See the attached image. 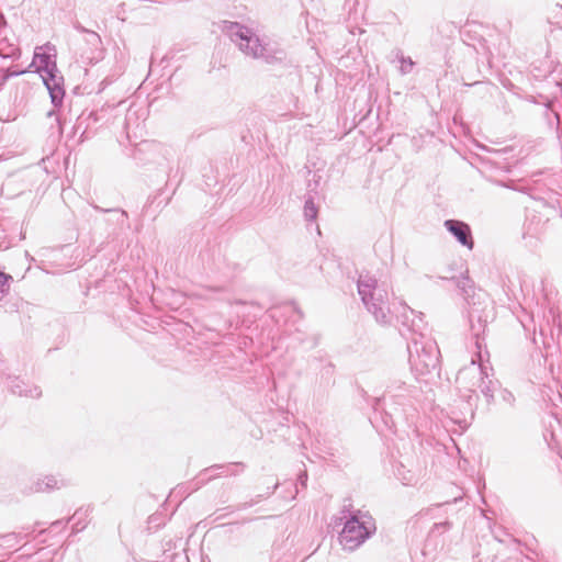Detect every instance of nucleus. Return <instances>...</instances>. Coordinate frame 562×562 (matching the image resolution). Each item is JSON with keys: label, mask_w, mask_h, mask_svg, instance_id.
Returning a JSON list of instances; mask_svg holds the SVG:
<instances>
[{"label": "nucleus", "mask_w": 562, "mask_h": 562, "mask_svg": "<svg viewBox=\"0 0 562 562\" xmlns=\"http://www.w3.org/2000/svg\"><path fill=\"white\" fill-rule=\"evenodd\" d=\"M469 317L477 352L471 359L470 364L459 370L456 379L461 396L467 398L464 409L461 412V415L452 411L450 416L451 422L459 425L462 429L469 426L470 420L474 416V406L477 400L476 392L480 391L486 402L491 403L494 398V392L498 389V382L493 376V368L490 366L488 360H484L482 341L480 340L481 335L485 331L487 321L482 319L474 308L470 311Z\"/></svg>", "instance_id": "f257e3e1"}, {"label": "nucleus", "mask_w": 562, "mask_h": 562, "mask_svg": "<svg viewBox=\"0 0 562 562\" xmlns=\"http://www.w3.org/2000/svg\"><path fill=\"white\" fill-rule=\"evenodd\" d=\"M423 316V313L407 305H402V313L397 316L401 324L400 333L408 340L411 369L417 375H426L436 370L440 355L436 341L427 333V324Z\"/></svg>", "instance_id": "f03ea898"}, {"label": "nucleus", "mask_w": 562, "mask_h": 562, "mask_svg": "<svg viewBox=\"0 0 562 562\" xmlns=\"http://www.w3.org/2000/svg\"><path fill=\"white\" fill-rule=\"evenodd\" d=\"M223 32L247 57L266 64H278L285 59V52L277 43L261 40L252 29L238 22L225 21Z\"/></svg>", "instance_id": "7ed1b4c3"}, {"label": "nucleus", "mask_w": 562, "mask_h": 562, "mask_svg": "<svg viewBox=\"0 0 562 562\" xmlns=\"http://www.w3.org/2000/svg\"><path fill=\"white\" fill-rule=\"evenodd\" d=\"M358 294L366 310L380 325H390L393 316L402 313L401 303L398 310L392 311L389 302V292L385 282H380L374 276L361 273L357 281Z\"/></svg>", "instance_id": "20e7f679"}, {"label": "nucleus", "mask_w": 562, "mask_h": 562, "mask_svg": "<svg viewBox=\"0 0 562 562\" xmlns=\"http://www.w3.org/2000/svg\"><path fill=\"white\" fill-rule=\"evenodd\" d=\"M339 519L344 521L342 530L338 536L344 550L355 551L370 539L376 531V524L367 510L344 505Z\"/></svg>", "instance_id": "39448f33"}, {"label": "nucleus", "mask_w": 562, "mask_h": 562, "mask_svg": "<svg viewBox=\"0 0 562 562\" xmlns=\"http://www.w3.org/2000/svg\"><path fill=\"white\" fill-rule=\"evenodd\" d=\"M45 48L50 49L48 45L36 48L30 67L41 75L54 108H59L65 98L64 77L57 68L56 55L45 52Z\"/></svg>", "instance_id": "423d86ee"}, {"label": "nucleus", "mask_w": 562, "mask_h": 562, "mask_svg": "<svg viewBox=\"0 0 562 562\" xmlns=\"http://www.w3.org/2000/svg\"><path fill=\"white\" fill-rule=\"evenodd\" d=\"M413 390L405 382L393 379L389 382L384 394L373 400L374 411L382 409L386 415L402 417L412 407Z\"/></svg>", "instance_id": "0eeeda50"}, {"label": "nucleus", "mask_w": 562, "mask_h": 562, "mask_svg": "<svg viewBox=\"0 0 562 562\" xmlns=\"http://www.w3.org/2000/svg\"><path fill=\"white\" fill-rule=\"evenodd\" d=\"M245 470V465L240 462L228 464H214L210 468L202 470L199 475L193 480V490L200 488L205 483L215 477L238 475Z\"/></svg>", "instance_id": "6e6552de"}, {"label": "nucleus", "mask_w": 562, "mask_h": 562, "mask_svg": "<svg viewBox=\"0 0 562 562\" xmlns=\"http://www.w3.org/2000/svg\"><path fill=\"white\" fill-rule=\"evenodd\" d=\"M145 114L146 112L142 108L131 106L126 111L124 128L131 143L143 137Z\"/></svg>", "instance_id": "1a4fd4ad"}, {"label": "nucleus", "mask_w": 562, "mask_h": 562, "mask_svg": "<svg viewBox=\"0 0 562 562\" xmlns=\"http://www.w3.org/2000/svg\"><path fill=\"white\" fill-rule=\"evenodd\" d=\"M72 27L77 32L85 34V42L90 48V55L88 57L90 61L97 63L102 59L104 55V48L101 36L97 32L85 27L78 21L72 23Z\"/></svg>", "instance_id": "9d476101"}, {"label": "nucleus", "mask_w": 562, "mask_h": 562, "mask_svg": "<svg viewBox=\"0 0 562 562\" xmlns=\"http://www.w3.org/2000/svg\"><path fill=\"white\" fill-rule=\"evenodd\" d=\"M0 383L3 384L14 395L31 398H38L42 395V391L37 385L29 384L19 376L8 375L5 378H1Z\"/></svg>", "instance_id": "9b49d317"}, {"label": "nucleus", "mask_w": 562, "mask_h": 562, "mask_svg": "<svg viewBox=\"0 0 562 562\" xmlns=\"http://www.w3.org/2000/svg\"><path fill=\"white\" fill-rule=\"evenodd\" d=\"M446 229L452 234V236L469 250L474 247V240L470 226L458 220H447L443 223Z\"/></svg>", "instance_id": "f8f14e48"}, {"label": "nucleus", "mask_w": 562, "mask_h": 562, "mask_svg": "<svg viewBox=\"0 0 562 562\" xmlns=\"http://www.w3.org/2000/svg\"><path fill=\"white\" fill-rule=\"evenodd\" d=\"M64 486H66V482L63 479H59L56 475L50 474L37 477L30 486V492L45 493L59 490Z\"/></svg>", "instance_id": "ddd939ff"}, {"label": "nucleus", "mask_w": 562, "mask_h": 562, "mask_svg": "<svg viewBox=\"0 0 562 562\" xmlns=\"http://www.w3.org/2000/svg\"><path fill=\"white\" fill-rule=\"evenodd\" d=\"M93 507L91 505L81 506L69 518L71 520V532L78 533L85 530L90 521Z\"/></svg>", "instance_id": "4468645a"}, {"label": "nucleus", "mask_w": 562, "mask_h": 562, "mask_svg": "<svg viewBox=\"0 0 562 562\" xmlns=\"http://www.w3.org/2000/svg\"><path fill=\"white\" fill-rule=\"evenodd\" d=\"M29 533L23 532H10L7 535H0V547L5 549H12L18 546Z\"/></svg>", "instance_id": "2eb2a0df"}, {"label": "nucleus", "mask_w": 562, "mask_h": 562, "mask_svg": "<svg viewBox=\"0 0 562 562\" xmlns=\"http://www.w3.org/2000/svg\"><path fill=\"white\" fill-rule=\"evenodd\" d=\"M20 56V50L13 44H10L5 38L0 40V60L16 59Z\"/></svg>", "instance_id": "dca6fc26"}, {"label": "nucleus", "mask_w": 562, "mask_h": 562, "mask_svg": "<svg viewBox=\"0 0 562 562\" xmlns=\"http://www.w3.org/2000/svg\"><path fill=\"white\" fill-rule=\"evenodd\" d=\"M345 5L349 11V19H353L356 21L358 18L363 15L366 0H346Z\"/></svg>", "instance_id": "f3484780"}, {"label": "nucleus", "mask_w": 562, "mask_h": 562, "mask_svg": "<svg viewBox=\"0 0 562 562\" xmlns=\"http://www.w3.org/2000/svg\"><path fill=\"white\" fill-rule=\"evenodd\" d=\"M395 476L402 482L403 485H413L417 482L415 473L405 469L403 464L396 467L394 471Z\"/></svg>", "instance_id": "a211bd4d"}, {"label": "nucleus", "mask_w": 562, "mask_h": 562, "mask_svg": "<svg viewBox=\"0 0 562 562\" xmlns=\"http://www.w3.org/2000/svg\"><path fill=\"white\" fill-rule=\"evenodd\" d=\"M396 57L400 61L398 70H400L401 75H407V74L412 72V70L415 66V63L412 60V58L403 56L401 54V52H397Z\"/></svg>", "instance_id": "6ab92c4d"}, {"label": "nucleus", "mask_w": 562, "mask_h": 562, "mask_svg": "<svg viewBox=\"0 0 562 562\" xmlns=\"http://www.w3.org/2000/svg\"><path fill=\"white\" fill-rule=\"evenodd\" d=\"M317 207L312 196H308L304 203V217L307 221H314L317 217Z\"/></svg>", "instance_id": "aec40b11"}, {"label": "nucleus", "mask_w": 562, "mask_h": 562, "mask_svg": "<svg viewBox=\"0 0 562 562\" xmlns=\"http://www.w3.org/2000/svg\"><path fill=\"white\" fill-rule=\"evenodd\" d=\"M24 72L25 70H11L5 68L3 65H0V88L7 82L9 78L22 75Z\"/></svg>", "instance_id": "412c9836"}, {"label": "nucleus", "mask_w": 562, "mask_h": 562, "mask_svg": "<svg viewBox=\"0 0 562 562\" xmlns=\"http://www.w3.org/2000/svg\"><path fill=\"white\" fill-rule=\"evenodd\" d=\"M10 280H11V276H9L0 270V300H2L9 292V289H10L9 281Z\"/></svg>", "instance_id": "4be33fe9"}, {"label": "nucleus", "mask_w": 562, "mask_h": 562, "mask_svg": "<svg viewBox=\"0 0 562 562\" xmlns=\"http://www.w3.org/2000/svg\"><path fill=\"white\" fill-rule=\"evenodd\" d=\"M451 528V524L450 521H442V522H437L432 526L431 528V533H435V532H445L447 530H449Z\"/></svg>", "instance_id": "5701e85b"}, {"label": "nucleus", "mask_w": 562, "mask_h": 562, "mask_svg": "<svg viewBox=\"0 0 562 562\" xmlns=\"http://www.w3.org/2000/svg\"><path fill=\"white\" fill-rule=\"evenodd\" d=\"M451 528V524L450 521H442V522H437L432 526L431 528V533H435V532H445L447 530H449Z\"/></svg>", "instance_id": "b1692460"}, {"label": "nucleus", "mask_w": 562, "mask_h": 562, "mask_svg": "<svg viewBox=\"0 0 562 562\" xmlns=\"http://www.w3.org/2000/svg\"><path fill=\"white\" fill-rule=\"evenodd\" d=\"M97 210H99V207H97ZM100 211H103V212H115V213H117V215H119V216H117L116 222H117L119 224H122V225H124V224H125V222H126V220H127V213H126L125 211H122V210H101V209H100Z\"/></svg>", "instance_id": "393cba45"}, {"label": "nucleus", "mask_w": 562, "mask_h": 562, "mask_svg": "<svg viewBox=\"0 0 562 562\" xmlns=\"http://www.w3.org/2000/svg\"><path fill=\"white\" fill-rule=\"evenodd\" d=\"M274 562H296V560L293 553L288 552L284 553L282 558L276 560Z\"/></svg>", "instance_id": "a878e982"}, {"label": "nucleus", "mask_w": 562, "mask_h": 562, "mask_svg": "<svg viewBox=\"0 0 562 562\" xmlns=\"http://www.w3.org/2000/svg\"><path fill=\"white\" fill-rule=\"evenodd\" d=\"M502 395H503V400L505 402H507L509 405H512L514 403L515 398L510 392L505 390V391H503Z\"/></svg>", "instance_id": "bb28decb"}, {"label": "nucleus", "mask_w": 562, "mask_h": 562, "mask_svg": "<svg viewBox=\"0 0 562 562\" xmlns=\"http://www.w3.org/2000/svg\"><path fill=\"white\" fill-rule=\"evenodd\" d=\"M64 527H65L64 521H61V520H57V521H54V522L50 525L49 531H54V530H57L58 528H64Z\"/></svg>", "instance_id": "cd10ccee"}, {"label": "nucleus", "mask_w": 562, "mask_h": 562, "mask_svg": "<svg viewBox=\"0 0 562 562\" xmlns=\"http://www.w3.org/2000/svg\"><path fill=\"white\" fill-rule=\"evenodd\" d=\"M297 480L302 486H306L307 473L305 471L300 473Z\"/></svg>", "instance_id": "c85d7f7f"}, {"label": "nucleus", "mask_w": 562, "mask_h": 562, "mask_svg": "<svg viewBox=\"0 0 562 562\" xmlns=\"http://www.w3.org/2000/svg\"><path fill=\"white\" fill-rule=\"evenodd\" d=\"M183 488H184L183 486H178L171 494L176 495L178 493H181Z\"/></svg>", "instance_id": "c756f323"}, {"label": "nucleus", "mask_w": 562, "mask_h": 562, "mask_svg": "<svg viewBox=\"0 0 562 562\" xmlns=\"http://www.w3.org/2000/svg\"><path fill=\"white\" fill-rule=\"evenodd\" d=\"M278 485H279V484H278V483H276V484L273 485L272 491H269V492L267 493V495H271V494L274 492V490L278 487Z\"/></svg>", "instance_id": "7c9ffc66"}, {"label": "nucleus", "mask_w": 562, "mask_h": 562, "mask_svg": "<svg viewBox=\"0 0 562 562\" xmlns=\"http://www.w3.org/2000/svg\"><path fill=\"white\" fill-rule=\"evenodd\" d=\"M56 121H57V123H58V125H59V130H60V132H63V127H61L60 119H59L57 115H56Z\"/></svg>", "instance_id": "2f4dec72"}, {"label": "nucleus", "mask_w": 562, "mask_h": 562, "mask_svg": "<svg viewBox=\"0 0 562 562\" xmlns=\"http://www.w3.org/2000/svg\"><path fill=\"white\" fill-rule=\"evenodd\" d=\"M53 115H56L55 110H52L48 112V116H53Z\"/></svg>", "instance_id": "473e14b6"}, {"label": "nucleus", "mask_w": 562, "mask_h": 562, "mask_svg": "<svg viewBox=\"0 0 562 562\" xmlns=\"http://www.w3.org/2000/svg\"><path fill=\"white\" fill-rule=\"evenodd\" d=\"M50 561H52V558H49V559L47 558V559H45V560H44V559H41V562H50Z\"/></svg>", "instance_id": "72a5a7b5"}, {"label": "nucleus", "mask_w": 562, "mask_h": 562, "mask_svg": "<svg viewBox=\"0 0 562 562\" xmlns=\"http://www.w3.org/2000/svg\"><path fill=\"white\" fill-rule=\"evenodd\" d=\"M38 553L41 554V557H43V555L45 554V553H44V549H41V550L38 551Z\"/></svg>", "instance_id": "f704fd0d"}]
</instances>
